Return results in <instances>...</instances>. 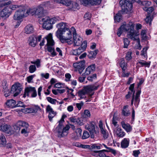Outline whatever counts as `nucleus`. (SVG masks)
I'll use <instances>...</instances> for the list:
<instances>
[{
	"label": "nucleus",
	"instance_id": "f3484780",
	"mask_svg": "<svg viewBox=\"0 0 157 157\" xmlns=\"http://www.w3.org/2000/svg\"><path fill=\"white\" fill-rule=\"evenodd\" d=\"M113 132L117 136L120 138L123 137L125 135V133L123 131L120 127L113 128Z\"/></svg>",
	"mask_w": 157,
	"mask_h": 157
},
{
	"label": "nucleus",
	"instance_id": "603ef678",
	"mask_svg": "<svg viewBox=\"0 0 157 157\" xmlns=\"http://www.w3.org/2000/svg\"><path fill=\"white\" fill-rule=\"evenodd\" d=\"M36 70V68L35 65H31L29 67V72L30 73L34 72Z\"/></svg>",
	"mask_w": 157,
	"mask_h": 157
},
{
	"label": "nucleus",
	"instance_id": "a18cd8bd",
	"mask_svg": "<svg viewBox=\"0 0 157 157\" xmlns=\"http://www.w3.org/2000/svg\"><path fill=\"white\" fill-rule=\"evenodd\" d=\"M21 6H19L17 5L12 4L9 7V9H10L12 10H15L17 8L19 9Z\"/></svg>",
	"mask_w": 157,
	"mask_h": 157
},
{
	"label": "nucleus",
	"instance_id": "c03bdc74",
	"mask_svg": "<svg viewBox=\"0 0 157 157\" xmlns=\"http://www.w3.org/2000/svg\"><path fill=\"white\" fill-rule=\"evenodd\" d=\"M3 91L4 92V95L6 97H7L10 95V90L7 87H6L5 89L3 88Z\"/></svg>",
	"mask_w": 157,
	"mask_h": 157
},
{
	"label": "nucleus",
	"instance_id": "8fccbe9b",
	"mask_svg": "<svg viewBox=\"0 0 157 157\" xmlns=\"http://www.w3.org/2000/svg\"><path fill=\"white\" fill-rule=\"evenodd\" d=\"M35 76V75H31L28 77L26 78V80L29 83H33V79Z\"/></svg>",
	"mask_w": 157,
	"mask_h": 157
},
{
	"label": "nucleus",
	"instance_id": "5701e85b",
	"mask_svg": "<svg viewBox=\"0 0 157 157\" xmlns=\"http://www.w3.org/2000/svg\"><path fill=\"white\" fill-rule=\"evenodd\" d=\"M95 64H92L86 68L85 72L82 74V75L84 76L89 75L91 71L95 70Z\"/></svg>",
	"mask_w": 157,
	"mask_h": 157
},
{
	"label": "nucleus",
	"instance_id": "f8f14e48",
	"mask_svg": "<svg viewBox=\"0 0 157 157\" xmlns=\"http://www.w3.org/2000/svg\"><path fill=\"white\" fill-rule=\"evenodd\" d=\"M22 90L21 84L19 83H16L12 86L11 92L14 94V97H16L19 94Z\"/></svg>",
	"mask_w": 157,
	"mask_h": 157
},
{
	"label": "nucleus",
	"instance_id": "680f3d73",
	"mask_svg": "<svg viewBox=\"0 0 157 157\" xmlns=\"http://www.w3.org/2000/svg\"><path fill=\"white\" fill-rule=\"evenodd\" d=\"M19 107L25 108L26 107V105L22 102L19 101L17 104H16V107Z\"/></svg>",
	"mask_w": 157,
	"mask_h": 157
},
{
	"label": "nucleus",
	"instance_id": "bb28decb",
	"mask_svg": "<svg viewBox=\"0 0 157 157\" xmlns=\"http://www.w3.org/2000/svg\"><path fill=\"white\" fill-rule=\"evenodd\" d=\"M122 128L125 129L127 132H130L132 130V127L128 124L126 123L124 121L121 122Z\"/></svg>",
	"mask_w": 157,
	"mask_h": 157
},
{
	"label": "nucleus",
	"instance_id": "79ce46f5",
	"mask_svg": "<svg viewBox=\"0 0 157 157\" xmlns=\"http://www.w3.org/2000/svg\"><path fill=\"white\" fill-rule=\"evenodd\" d=\"M47 99L49 102L52 104H55L56 102L58 103L56 99L52 98L50 97H47Z\"/></svg>",
	"mask_w": 157,
	"mask_h": 157
},
{
	"label": "nucleus",
	"instance_id": "864d4df0",
	"mask_svg": "<svg viewBox=\"0 0 157 157\" xmlns=\"http://www.w3.org/2000/svg\"><path fill=\"white\" fill-rule=\"evenodd\" d=\"M144 10L146 11L148 14H150L153 11L154 9L152 7H149L148 8L145 7L144 9Z\"/></svg>",
	"mask_w": 157,
	"mask_h": 157
},
{
	"label": "nucleus",
	"instance_id": "39448f33",
	"mask_svg": "<svg viewBox=\"0 0 157 157\" xmlns=\"http://www.w3.org/2000/svg\"><path fill=\"white\" fill-rule=\"evenodd\" d=\"M65 31V32L62 33L59 36L56 37L62 43H67L70 44L71 42L72 34L71 31L68 28Z\"/></svg>",
	"mask_w": 157,
	"mask_h": 157
},
{
	"label": "nucleus",
	"instance_id": "49530a36",
	"mask_svg": "<svg viewBox=\"0 0 157 157\" xmlns=\"http://www.w3.org/2000/svg\"><path fill=\"white\" fill-rule=\"evenodd\" d=\"M130 43V41L127 38L124 39V48H127Z\"/></svg>",
	"mask_w": 157,
	"mask_h": 157
},
{
	"label": "nucleus",
	"instance_id": "69168bd1",
	"mask_svg": "<svg viewBox=\"0 0 157 157\" xmlns=\"http://www.w3.org/2000/svg\"><path fill=\"white\" fill-rule=\"evenodd\" d=\"M31 63L32 64H35L37 68H39L40 67V62L39 59L35 62H31Z\"/></svg>",
	"mask_w": 157,
	"mask_h": 157
},
{
	"label": "nucleus",
	"instance_id": "09e8293b",
	"mask_svg": "<svg viewBox=\"0 0 157 157\" xmlns=\"http://www.w3.org/2000/svg\"><path fill=\"white\" fill-rule=\"evenodd\" d=\"M146 31L145 30H143L141 33V37L143 40H146L147 39V36L146 34Z\"/></svg>",
	"mask_w": 157,
	"mask_h": 157
},
{
	"label": "nucleus",
	"instance_id": "de8ad7c7",
	"mask_svg": "<svg viewBox=\"0 0 157 157\" xmlns=\"http://www.w3.org/2000/svg\"><path fill=\"white\" fill-rule=\"evenodd\" d=\"M82 52V51L81 50L80 48H79L77 49L74 50L73 51L72 53L74 55L76 56L78 55H79Z\"/></svg>",
	"mask_w": 157,
	"mask_h": 157
},
{
	"label": "nucleus",
	"instance_id": "412c9836",
	"mask_svg": "<svg viewBox=\"0 0 157 157\" xmlns=\"http://www.w3.org/2000/svg\"><path fill=\"white\" fill-rule=\"evenodd\" d=\"M98 87L99 86H96L94 85H91L86 86L84 87L83 89L88 94V93H90L94 90H96Z\"/></svg>",
	"mask_w": 157,
	"mask_h": 157
},
{
	"label": "nucleus",
	"instance_id": "4c0bfd02",
	"mask_svg": "<svg viewBox=\"0 0 157 157\" xmlns=\"http://www.w3.org/2000/svg\"><path fill=\"white\" fill-rule=\"evenodd\" d=\"M97 53V51H90L88 55V57L90 59H93L95 57Z\"/></svg>",
	"mask_w": 157,
	"mask_h": 157
},
{
	"label": "nucleus",
	"instance_id": "ea45409f",
	"mask_svg": "<svg viewBox=\"0 0 157 157\" xmlns=\"http://www.w3.org/2000/svg\"><path fill=\"white\" fill-rule=\"evenodd\" d=\"M153 17L152 16L150 15L147 16L146 18L145 19V21L147 23H149L150 26L151 25V21L152 20Z\"/></svg>",
	"mask_w": 157,
	"mask_h": 157
},
{
	"label": "nucleus",
	"instance_id": "338daca9",
	"mask_svg": "<svg viewBox=\"0 0 157 157\" xmlns=\"http://www.w3.org/2000/svg\"><path fill=\"white\" fill-rule=\"evenodd\" d=\"M91 17V14L89 13H85L84 16V18L85 20H90Z\"/></svg>",
	"mask_w": 157,
	"mask_h": 157
},
{
	"label": "nucleus",
	"instance_id": "774afa93",
	"mask_svg": "<svg viewBox=\"0 0 157 157\" xmlns=\"http://www.w3.org/2000/svg\"><path fill=\"white\" fill-rule=\"evenodd\" d=\"M141 4L145 6H150L151 4V2L148 1H144L141 2Z\"/></svg>",
	"mask_w": 157,
	"mask_h": 157
},
{
	"label": "nucleus",
	"instance_id": "ddd939ff",
	"mask_svg": "<svg viewBox=\"0 0 157 157\" xmlns=\"http://www.w3.org/2000/svg\"><path fill=\"white\" fill-rule=\"evenodd\" d=\"M80 2L84 6L90 4L93 6L98 5L101 3V0H80Z\"/></svg>",
	"mask_w": 157,
	"mask_h": 157
},
{
	"label": "nucleus",
	"instance_id": "a19ab883",
	"mask_svg": "<svg viewBox=\"0 0 157 157\" xmlns=\"http://www.w3.org/2000/svg\"><path fill=\"white\" fill-rule=\"evenodd\" d=\"M59 3L62 4L66 6H68L71 5V0H61Z\"/></svg>",
	"mask_w": 157,
	"mask_h": 157
},
{
	"label": "nucleus",
	"instance_id": "c756f323",
	"mask_svg": "<svg viewBox=\"0 0 157 157\" xmlns=\"http://www.w3.org/2000/svg\"><path fill=\"white\" fill-rule=\"evenodd\" d=\"M33 28L31 25H27L24 29L25 33L27 34L31 33L33 32Z\"/></svg>",
	"mask_w": 157,
	"mask_h": 157
},
{
	"label": "nucleus",
	"instance_id": "dca6fc26",
	"mask_svg": "<svg viewBox=\"0 0 157 157\" xmlns=\"http://www.w3.org/2000/svg\"><path fill=\"white\" fill-rule=\"evenodd\" d=\"M28 124L25 121H18L14 125V127L15 129L17 130H19L21 127L28 128Z\"/></svg>",
	"mask_w": 157,
	"mask_h": 157
},
{
	"label": "nucleus",
	"instance_id": "37998d69",
	"mask_svg": "<svg viewBox=\"0 0 157 157\" xmlns=\"http://www.w3.org/2000/svg\"><path fill=\"white\" fill-rule=\"evenodd\" d=\"M87 47V42L86 41H84L82 43L81 46L80 47H79V48H80L81 50L83 52L84 51Z\"/></svg>",
	"mask_w": 157,
	"mask_h": 157
},
{
	"label": "nucleus",
	"instance_id": "0eeeda50",
	"mask_svg": "<svg viewBox=\"0 0 157 157\" xmlns=\"http://www.w3.org/2000/svg\"><path fill=\"white\" fill-rule=\"evenodd\" d=\"M29 12L28 9L26 10L24 6H21L20 8L15 12L13 18L16 20H21L23 18L29 15Z\"/></svg>",
	"mask_w": 157,
	"mask_h": 157
},
{
	"label": "nucleus",
	"instance_id": "423d86ee",
	"mask_svg": "<svg viewBox=\"0 0 157 157\" xmlns=\"http://www.w3.org/2000/svg\"><path fill=\"white\" fill-rule=\"evenodd\" d=\"M134 85L135 83L131 84L129 88V90L132 92L133 93L132 99L131 100V105H132L134 103L136 107L137 108L140 102V99L139 97L141 91L140 90H137L136 92V95L135 96L134 94L135 91L134 90Z\"/></svg>",
	"mask_w": 157,
	"mask_h": 157
},
{
	"label": "nucleus",
	"instance_id": "13d9d810",
	"mask_svg": "<svg viewBox=\"0 0 157 157\" xmlns=\"http://www.w3.org/2000/svg\"><path fill=\"white\" fill-rule=\"evenodd\" d=\"M96 153L97 156H98L100 157H103L105 155L104 153L102 151H97Z\"/></svg>",
	"mask_w": 157,
	"mask_h": 157
},
{
	"label": "nucleus",
	"instance_id": "052dcab7",
	"mask_svg": "<svg viewBox=\"0 0 157 157\" xmlns=\"http://www.w3.org/2000/svg\"><path fill=\"white\" fill-rule=\"evenodd\" d=\"M84 116L85 117H89L90 116V111L88 110H85L84 112Z\"/></svg>",
	"mask_w": 157,
	"mask_h": 157
},
{
	"label": "nucleus",
	"instance_id": "0e129e2a",
	"mask_svg": "<svg viewBox=\"0 0 157 157\" xmlns=\"http://www.w3.org/2000/svg\"><path fill=\"white\" fill-rule=\"evenodd\" d=\"M31 108L33 111L32 112H33V113L36 112L40 109V107L38 105H35Z\"/></svg>",
	"mask_w": 157,
	"mask_h": 157
},
{
	"label": "nucleus",
	"instance_id": "6e6552de",
	"mask_svg": "<svg viewBox=\"0 0 157 157\" xmlns=\"http://www.w3.org/2000/svg\"><path fill=\"white\" fill-rule=\"evenodd\" d=\"M31 93V97L34 98L37 96V92L34 87H29L25 88L22 97L25 98L26 96H29V94Z\"/></svg>",
	"mask_w": 157,
	"mask_h": 157
},
{
	"label": "nucleus",
	"instance_id": "a211bd4d",
	"mask_svg": "<svg viewBox=\"0 0 157 157\" xmlns=\"http://www.w3.org/2000/svg\"><path fill=\"white\" fill-rule=\"evenodd\" d=\"M77 94L79 100L87 99V98L88 96V94L83 88L79 90Z\"/></svg>",
	"mask_w": 157,
	"mask_h": 157
},
{
	"label": "nucleus",
	"instance_id": "1a4fd4ad",
	"mask_svg": "<svg viewBox=\"0 0 157 157\" xmlns=\"http://www.w3.org/2000/svg\"><path fill=\"white\" fill-rule=\"evenodd\" d=\"M71 29L72 31H73V34L74 46H78L80 45L82 41V38L76 34V30L74 27H71Z\"/></svg>",
	"mask_w": 157,
	"mask_h": 157
},
{
	"label": "nucleus",
	"instance_id": "3c124183",
	"mask_svg": "<svg viewBox=\"0 0 157 157\" xmlns=\"http://www.w3.org/2000/svg\"><path fill=\"white\" fill-rule=\"evenodd\" d=\"M78 143L76 144L75 145L77 147H79L83 148H89L91 149V144L90 145H85L83 144H80V145H78Z\"/></svg>",
	"mask_w": 157,
	"mask_h": 157
},
{
	"label": "nucleus",
	"instance_id": "aec40b11",
	"mask_svg": "<svg viewBox=\"0 0 157 157\" xmlns=\"http://www.w3.org/2000/svg\"><path fill=\"white\" fill-rule=\"evenodd\" d=\"M99 127L101 131L102 134H103V137L105 138H107L109 136V133L104 128L103 124L101 120L99 121L98 123Z\"/></svg>",
	"mask_w": 157,
	"mask_h": 157
},
{
	"label": "nucleus",
	"instance_id": "7c9ffc66",
	"mask_svg": "<svg viewBox=\"0 0 157 157\" xmlns=\"http://www.w3.org/2000/svg\"><path fill=\"white\" fill-rule=\"evenodd\" d=\"M12 3V2L10 0H0V7L6 6L10 5Z\"/></svg>",
	"mask_w": 157,
	"mask_h": 157
},
{
	"label": "nucleus",
	"instance_id": "bf43d9fd",
	"mask_svg": "<svg viewBox=\"0 0 157 157\" xmlns=\"http://www.w3.org/2000/svg\"><path fill=\"white\" fill-rule=\"evenodd\" d=\"M36 43V41L33 38H32L29 44L31 46L34 47L35 46Z\"/></svg>",
	"mask_w": 157,
	"mask_h": 157
},
{
	"label": "nucleus",
	"instance_id": "4d7b16f0",
	"mask_svg": "<svg viewBox=\"0 0 157 157\" xmlns=\"http://www.w3.org/2000/svg\"><path fill=\"white\" fill-rule=\"evenodd\" d=\"M102 146V145H97L95 144H91V149H92L94 148H96L98 149H101V146Z\"/></svg>",
	"mask_w": 157,
	"mask_h": 157
},
{
	"label": "nucleus",
	"instance_id": "7ed1b4c3",
	"mask_svg": "<svg viewBox=\"0 0 157 157\" xmlns=\"http://www.w3.org/2000/svg\"><path fill=\"white\" fill-rule=\"evenodd\" d=\"M50 3L48 1L43 2L36 8L28 9L29 15H37L39 17L42 16L44 14V8L49 7Z\"/></svg>",
	"mask_w": 157,
	"mask_h": 157
},
{
	"label": "nucleus",
	"instance_id": "f704fd0d",
	"mask_svg": "<svg viewBox=\"0 0 157 157\" xmlns=\"http://www.w3.org/2000/svg\"><path fill=\"white\" fill-rule=\"evenodd\" d=\"M120 64L122 70H125L127 67V63L123 59H121Z\"/></svg>",
	"mask_w": 157,
	"mask_h": 157
},
{
	"label": "nucleus",
	"instance_id": "20e7f679",
	"mask_svg": "<svg viewBox=\"0 0 157 157\" xmlns=\"http://www.w3.org/2000/svg\"><path fill=\"white\" fill-rule=\"evenodd\" d=\"M45 38L47 39V50L50 53L51 56L54 57L57 54L53 46L55 44V42L52 38V34L51 33L49 34Z\"/></svg>",
	"mask_w": 157,
	"mask_h": 157
},
{
	"label": "nucleus",
	"instance_id": "b1692460",
	"mask_svg": "<svg viewBox=\"0 0 157 157\" xmlns=\"http://www.w3.org/2000/svg\"><path fill=\"white\" fill-rule=\"evenodd\" d=\"M16 101L13 99L8 100L6 102V105L8 107L13 108L16 107Z\"/></svg>",
	"mask_w": 157,
	"mask_h": 157
},
{
	"label": "nucleus",
	"instance_id": "473e14b6",
	"mask_svg": "<svg viewBox=\"0 0 157 157\" xmlns=\"http://www.w3.org/2000/svg\"><path fill=\"white\" fill-rule=\"evenodd\" d=\"M148 49V48L146 47L143 48L141 51L140 55L142 56V58L143 59L147 58V50Z\"/></svg>",
	"mask_w": 157,
	"mask_h": 157
},
{
	"label": "nucleus",
	"instance_id": "a878e982",
	"mask_svg": "<svg viewBox=\"0 0 157 157\" xmlns=\"http://www.w3.org/2000/svg\"><path fill=\"white\" fill-rule=\"evenodd\" d=\"M0 130L3 132H10L11 130V126L7 124H3L0 125Z\"/></svg>",
	"mask_w": 157,
	"mask_h": 157
},
{
	"label": "nucleus",
	"instance_id": "4be33fe9",
	"mask_svg": "<svg viewBox=\"0 0 157 157\" xmlns=\"http://www.w3.org/2000/svg\"><path fill=\"white\" fill-rule=\"evenodd\" d=\"M151 64V62H146L143 60H140L137 63V67H142L144 66L149 67Z\"/></svg>",
	"mask_w": 157,
	"mask_h": 157
},
{
	"label": "nucleus",
	"instance_id": "393cba45",
	"mask_svg": "<svg viewBox=\"0 0 157 157\" xmlns=\"http://www.w3.org/2000/svg\"><path fill=\"white\" fill-rule=\"evenodd\" d=\"M129 139L128 138H124L121 142V147L123 148H125L129 146Z\"/></svg>",
	"mask_w": 157,
	"mask_h": 157
},
{
	"label": "nucleus",
	"instance_id": "e2e57ef3",
	"mask_svg": "<svg viewBox=\"0 0 157 157\" xmlns=\"http://www.w3.org/2000/svg\"><path fill=\"white\" fill-rule=\"evenodd\" d=\"M96 75L94 74L91 76H89L88 77L87 79L90 81H92L94 79H95L96 78Z\"/></svg>",
	"mask_w": 157,
	"mask_h": 157
},
{
	"label": "nucleus",
	"instance_id": "9d476101",
	"mask_svg": "<svg viewBox=\"0 0 157 157\" xmlns=\"http://www.w3.org/2000/svg\"><path fill=\"white\" fill-rule=\"evenodd\" d=\"M56 26L58 29L56 32V36H59L60 34H61L62 33L65 32V31L68 28L67 27V23L63 22L57 24Z\"/></svg>",
	"mask_w": 157,
	"mask_h": 157
},
{
	"label": "nucleus",
	"instance_id": "c9c22d12",
	"mask_svg": "<svg viewBox=\"0 0 157 157\" xmlns=\"http://www.w3.org/2000/svg\"><path fill=\"white\" fill-rule=\"evenodd\" d=\"M6 141L5 136L3 135L0 136V147L4 146Z\"/></svg>",
	"mask_w": 157,
	"mask_h": 157
},
{
	"label": "nucleus",
	"instance_id": "f257e3e1",
	"mask_svg": "<svg viewBox=\"0 0 157 157\" xmlns=\"http://www.w3.org/2000/svg\"><path fill=\"white\" fill-rule=\"evenodd\" d=\"M135 25L133 22L130 21L128 23L124 22L120 28L118 29L117 34L120 37L123 32H127V36L131 40H136V43L134 48L136 49L140 50L142 47L140 44V40L134 29Z\"/></svg>",
	"mask_w": 157,
	"mask_h": 157
},
{
	"label": "nucleus",
	"instance_id": "cd10ccee",
	"mask_svg": "<svg viewBox=\"0 0 157 157\" xmlns=\"http://www.w3.org/2000/svg\"><path fill=\"white\" fill-rule=\"evenodd\" d=\"M128 105L124 106L122 111V115L124 116H128L130 114V112L129 109Z\"/></svg>",
	"mask_w": 157,
	"mask_h": 157
},
{
	"label": "nucleus",
	"instance_id": "e433bc0d",
	"mask_svg": "<svg viewBox=\"0 0 157 157\" xmlns=\"http://www.w3.org/2000/svg\"><path fill=\"white\" fill-rule=\"evenodd\" d=\"M50 21L52 23V25H53L55 23L58 22L59 21H60L61 19L59 16H56L53 17H50Z\"/></svg>",
	"mask_w": 157,
	"mask_h": 157
},
{
	"label": "nucleus",
	"instance_id": "58836bf2",
	"mask_svg": "<svg viewBox=\"0 0 157 157\" xmlns=\"http://www.w3.org/2000/svg\"><path fill=\"white\" fill-rule=\"evenodd\" d=\"M117 119L116 117H115V116H113L112 118V123L114 125L113 128H117L119 127L118 125L117 124Z\"/></svg>",
	"mask_w": 157,
	"mask_h": 157
},
{
	"label": "nucleus",
	"instance_id": "72a5a7b5",
	"mask_svg": "<svg viewBox=\"0 0 157 157\" xmlns=\"http://www.w3.org/2000/svg\"><path fill=\"white\" fill-rule=\"evenodd\" d=\"M82 130L79 128H77L75 130V134H76V136L75 137L76 139H78L79 137H80L82 135Z\"/></svg>",
	"mask_w": 157,
	"mask_h": 157
},
{
	"label": "nucleus",
	"instance_id": "6e6d98bb",
	"mask_svg": "<svg viewBox=\"0 0 157 157\" xmlns=\"http://www.w3.org/2000/svg\"><path fill=\"white\" fill-rule=\"evenodd\" d=\"M132 52H128L126 54L125 59L126 60L129 61L132 59Z\"/></svg>",
	"mask_w": 157,
	"mask_h": 157
},
{
	"label": "nucleus",
	"instance_id": "5fc2aeb1",
	"mask_svg": "<svg viewBox=\"0 0 157 157\" xmlns=\"http://www.w3.org/2000/svg\"><path fill=\"white\" fill-rule=\"evenodd\" d=\"M90 136V134L89 132L87 131H84L83 132L82 138L83 139H85L88 138Z\"/></svg>",
	"mask_w": 157,
	"mask_h": 157
},
{
	"label": "nucleus",
	"instance_id": "9b49d317",
	"mask_svg": "<svg viewBox=\"0 0 157 157\" xmlns=\"http://www.w3.org/2000/svg\"><path fill=\"white\" fill-rule=\"evenodd\" d=\"M50 20V17H46L42 19V21L43 22V27L44 28L48 30L52 29L53 26Z\"/></svg>",
	"mask_w": 157,
	"mask_h": 157
},
{
	"label": "nucleus",
	"instance_id": "2f4dec72",
	"mask_svg": "<svg viewBox=\"0 0 157 157\" xmlns=\"http://www.w3.org/2000/svg\"><path fill=\"white\" fill-rule=\"evenodd\" d=\"M122 13V11H120L116 14L115 16H114V19L115 22H119L121 21Z\"/></svg>",
	"mask_w": 157,
	"mask_h": 157
},
{
	"label": "nucleus",
	"instance_id": "4468645a",
	"mask_svg": "<svg viewBox=\"0 0 157 157\" xmlns=\"http://www.w3.org/2000/svg\"><path fill=\"white\" fill-rule=\"evenodd\" d=\"M85 61L82 60L79 62L74 63L73 65V67L77 69L79 71L80 74H81L84 69V65Z\"/></svg>",
	"mask_w": 157,
	"mask_h": 157
},
{
	"label": "nucleus",
	"instance_id": "2eb2a0df",
	"mask_svg": "<svg viewBox=\"0 0 157 157\" xmlns=\"http://www.w3.org/2000/svg\"><path fill=\"white\" fill-rule=\"evenodd\" d=\"M95 123L94 122H90L85 125L86 129L88 130L90 132L91 138H94L92 134H93L95 132Z\"/></svg>",
	"mask_w": 157,
	"mask_h": 157
},
{
	"label": "nucleus",
	"instance_id": "6ab92c4d",
	"mask_svg": "<svg viewBox=\"0 0 157 157\" xmlns=\"http://www.w3.org/2000/svg\"><path fill=\"white\" fill-rule=\"evenodd\" d=\"M46 110L49 113L48 118L50 121L52 120V118L56 115V113L53 111L51 106L48 105L46 108Z\"/></svg>",
	"mask_w": 157,
	"mask_h": 157
},
{
	"label": "nucleus",
	"instance_id": "f03ea898",
	"mask_svg": "<svg viewBox=\"0 0 157 157\" xmlns=\"http://www.w3.org/2000/svg\"><path fill=\"white\" fill-rule=\"evenodd\" d=\"M66 117V116L63 114L59 121L58 126L56 128V130L57 132L58 137H63L66 136L68 134V131L70 127L69 125H66L64 127L63 123L64 122V119Z\"/></svg>",
	"mask_w": 157,
	"mask_h": 157
},
{
	"label": "nucleus",
	"instance_id": "c85d7f7f",
	"mask_svg": "<svg viewBox=\"0 0 157 157\" xmlns=\"http://www.w3.org/2000/svg\"><path fill=\"white\" fill-rule=\"evenodd\" d=\"M132 7V5L131 0H126L124 9L125 10H126L127 11H129L131 10Z\"/></svg>",
	"mask_w": 157,
	"mask_h": 157
}]
</instances>
